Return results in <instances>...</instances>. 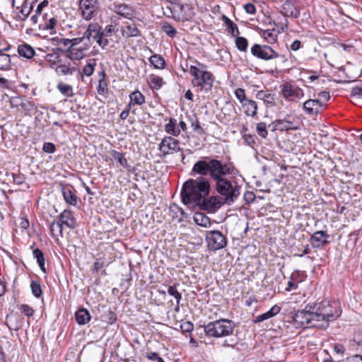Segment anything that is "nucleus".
Returning a JSON list of instances; mask_svg holds the SVG:
<instances>
[{
	"label": "nucleus",
	"instance_id": "ea45409f",
	"mask_svg": "<svg viewBox=\"0 0 362 362\" xmlns=\"http://www.w3.org/2000/svg\"><path fill=\"white\" fill-rule=\"evenodd\" d=\"M262 37L267 41L268 43H274L277 40V35L274 34V30H265L262 33Z\"/></svg>",
	"mask_w": 362,
	"mask_h": 362
},
{
	"label": "nucleus",
	"instance_id": "dca6fc26",
	"mask_svg": "<svg viewBox=\"0 0 362 362\" xmlns=\"http://www.w3.org/2000/svg\"><path fill=\"white\" fill-rule=\"evenodd\" d=\"M223 202L221 199L217 196H212L210 197H205L203 198V202H200L197 206L204 210H214L221 206Z\"/></svg>",
	"mask_w": 362,
	"mask_h": 362
},
{
	"label": "nucleus",
	"instance_id": "f03ea898",
	"mask_svg": "<svg viewBox=\"0 0 362 362\" xmlns=\"http://www.w3.org/2000/svg\"><path fill=\"white\" fill-rule=\"evenodd\" d=\"M210 188V182L204 177L189 179L182 187V202L185 204L197 205L200 202H203V198L209 195Z\"/></svg>",
	"mask_w": 362,
	"mask_h": 362
},
{
	"label": "nucleus",
	"instance_id": "4d7b16f0",
	"mask_svg": "<svg viewBox=\"0 0 362 362\" xmlns=\"http://www.w3.org/2000/svg\"><path fill=\"white\" fill-rule=\"evenodd\" d=\"M21 310L23 313V314L28 317H30L34 314V310L28 305H21Z\"/></svg>",
	"mask_w": 362,
	"mask_h": 362
},
{
	"label": "nucleus",
	"instance_id": "9d476101",
	"mask_svg": "<svg viewBox=\"0 0 362 362\" xmlns=\"http://www.w3.org/2000/svg\"><path fill=\"white\" fill-rule=\"evenodd\" d=\"M302 123L296 116L286 115L284 119H277L272 122L274 130L289 131L298 130Z\"/></svg>",
	"mask_w": 362,
	"mask_h": 362
},
{
	"label": "nucleus",
	"instance_id": "e433bc0d",
	"mask_svg": "<svg viewBox=\"0 0 362 362\" xmlns=\"http://www.w3.org/2000/svg\"><path fill=\"white\" fill-rule=\"evenodd\" d=\"M34 257L37 259L38 265L43 273H46L44 255L40 249H35L33 252Z\"/></svg>",
	"mask_w": 362,
	"mask_h": 362
},
{
	"label": "nucleus",
	"instance_id": "603ef678",
	"mask_svg": "<svg viewBox=\"0 0 362 362\" xmlns=\"http://www.w3.org/2000/svg\"><path fill=\"white\" fill-rule=\"evenodd\" d=\"M151 85L155 88H160L163 86V78L158 76H152L150 79Z\"/></svg>",
	"mask_w": 362,
	"mask_h": 362
},
{
	"label": "nucleus",
	"instance_id": "6e6d98bb",
	"mask_svg": "<svg viewBox=\"0 0 362 362\" xmlns=\"http://www.w3.org/2000/svg\"><path fill=\"white\" fill-rule=\"evenodd\" d=\"M146 357L151 361H157V362H165L164 360L159 356V355L156 352H148L146 354Z\"/></svg>",
	"mask_w": 362,
	"mask_h": 362
},
{
	"label": "nucleus",
	"instance_id": "a18cd8bd",
	"mask_svg": "<svg viewBox=\"0 0 362 362\" xmlns=\"http://www.w3.org/2000/svg\"><path fill=\"white\" fill-rule=\"evenodd\" d=\"M235 45L240 51L246 52L248 47L247 40L243 37H236Z\"/></svg>",
	"mask_w": 362,
	"mask_h": 362
},
{
	"label": "nucleus",
	"instance_id": "473e14b6",
	"mask_svg": "<svg viewBox=\"0 0 362 362\" xmlns=\"http://www.w3.org/2000/svg\"><path fill=\"white\" fill-rule=\"evenodd\" d=\"M57 90L64 96L70 98L74 95L73 87L63 82H59L57 86Z\"/></svg>",
	"mask_w": 362,
	"mask_h": 362
},
{
	"label": "nucleus",
	"instance_id": "c03bdc74",
	"mask_svg": "<svg viewBox=\"0 0 362 362\" xmlns=\"http://www.w3.org/2000/svg\"><path fill=\"white\" fill-rule=\"evenodd\" d=\"M168 293H169V295L173 296L176 299L177 308H175V310L177 311L179 310V304L182 298L181 293H179L177 288L174 286H170L168 287Z\"/></svg>",
	"mask_w": 362,
	"mask_h": 362
},
{
	"label": "nucleus",
	"instance_id": "393cba45",
	"mask_svg": "<svg viewBox=\"0 0 362 362\" xmlns=\"http://www.w3.org/2000/svg\"><path fill=\"white\" fill-rule=\"evenodd\" d=\"M130 102L129 107L135 105H141L145 103L144 95L139 90H136L129 95Z\"/></svg>",
	"mask_w": 362,
	"mask_h": 362
},
{
	"label": "nucleus",
	"instance_id": "5fc2aeb1",
	"mask_svg": "<svg viewBox=\"0 0 362 362\" xmlns=\"http://www.w3.org/2000/svg\"><path fill=\"white\" fill-rule=\"evenodd\" d=\"M188 13H181V14H179L178 16H177V18L179 21H189L194 16V13L193 12L191 11V9L188 7Z\"/></svg>",
	"mask_w": 362,
	"mask_h": 362
},
{
	"label": "nucleus",
	"instance_id": "c85d7f7f",
	"mask_svg": "<svg viewBox=\"0 0 362 362\" xmlns=\"http://www.w3.org/2000/svg\"><path fill=\"white\" fill-rule=\"evenodd\" d=\"M122 35L125 37H138L140 35V31L135 24H132L122 29Z\"/></svg>",
	"mask_w": 362,
	"mask_h": 362
},
{
	"label": "nucleus",
	"instance_id": "20e7f679",
	"mask_svg": "<svg viewBox=\"0 0 362 362\" xmlns=\"http://www.w3.org/2000/svg\"><path fill=\"white\" fill-rule=\"evenodd\" d=\"M235 324L232 320L221 319L210 322L204 326L206 336L210 337H224L233 333Z\"/></svg>",
	"mask_w": 362,
	"mask_h": 362
},
{
	"label": "nucleus",
	"instance_id": "f8f14e48",
	"mask_svg": "<svg viewBox=\"0 0 362 362\" xmlns=\"http://www.w3.org/2000/svg\"><path fill=\"white\" fill-rule=\"evenodd\" d=\"M251 54L260 59L268 61L276 59L279 54L269 45L255 44L251 47Z\"/></svg>",
	"mask_w": 362,
	"mask_h": 362
},
{
	"label": "nucleus",
	"instance_id": "37998d69",
	"mask_svg": "<svg viewBox=\"0 0 362 362\" xmlns=\"http://www.w3.org/2000/svg\"><path fill=\"white\" fill-rule=\"evenodd\" d=\"M100 74L103 76V78L100 79L99 84L97 87V90L98 94L105 95L107 93V84L106 81L105 80V74L104 71H102Z\"/></svg>",
	"mask_w": 362,
	"mask_h": 362
},
{
	"label": "nucleus",
	"instance_id": "09e8293b",
	"mask_svg": "<svg viewBox=\"0 0 362 362\" xmlns=\"http://www.w3.org/2000/svg\"><path fill=\"white\" fill-rule=\"evenodd\" d=\"M256 130L259 136L262 138H266L268 134V132L267 130V126L264 122H259L257 124Z\"/></svg>",
	"mask_w": 362,
	"mask_h": 362
},
{
	"label": "nucleus",
	"instance_id": "7ed1b4c3",
	"mask_svg": "<svg viewBox=\"0 0 362 362\" xmlns=\"http://www.w3.org/2000/svg\"><path fill=\"white\" fill-rule=\"evenodd\" d=\"M315 317L318 320V328L327 329L329 322L336 320L342 310L339 301L322 300L313 305Z\"/></svg>",
	"mask_w": 362,
	"mask_h": 362
},
{
	"label": "nucleus",
	"instance_id": "7c9ffc66",
	"mask_svg": "<svg viewBox=\"0 0 362 362\" xmlns=\"http://www.w3.org/2000/svg\"><path fill=\"white\" fill-rule=\"evenodd\" d=\"M193 218L196 224L199 226L204 228H208L211 226L210 218L202 213H196Z\"/></svg>",
	"mask_w": 362,
	"mask_h": 362
},
{
	"label": "nucleus",
	"instance_id": "1a4fd4ad",
	"mask_svg": "<svg viewBox=\"0 0 362 362\" xmlns=\"http://www.w3.org/2000/svg\"><path fill=\"white\" fill-rule=\"evenodd\" d=\"M313 305H307L305 309L297 311L293 320L297 326L313 327L318 328V322Z\"/></svg>",
	"mask_w": 362,
	"mask_h": 362
},
{
	"label": "nucleus",
	"instance_id": "72a5a7b5",
	"mask_svg": "<svg viewBox=\"0 0 362 362\" xmlns=\"http://www.w3.org/2000/svg\"><path fill=\"white\" fill-rule=\"evenodd\" d=\"M149 62L155 68L163 69L165 66V59L160 55L153 54L149 58Z\"/></svg>",
	"mask_w": 362,
	"mask_h": 362
},
{
	"label": "nucleus",
	"instance_id": "6ab92c4d",
	"mask_svg": "<svg viewBox=\"0 0 362 362\" xmlns=\"http://www.w3.org/2000/svg\"><path fill=\"white\" fill-rule=\"evenodd\" d=\"M281 13L287 17L298 18L300 10L292 1H286L281 5Z\"/></svg>",
	"mask_w": 362,
	"mask_h": 362
},
{
	"label": "nucleus",
	"instance_id": "f257e3e1",
	"mask_svg": "<svg viewBox=\"0 0 362 362\" xmlns=\"http://www.w3.org/2000/svg\"><path fill=\"white\" fill-rule=\"evenodd\" d=\"M236 170L230 164H225L221 170L214 176L216 189L218 193L225 197L227 204L233 203L240 195V186L237 182L229 175L235 173Z\"/></svg>",
	"mask_w": 362,
	"mask_h": 362
},
{
	"label": "nucleus",
	"instance_id": "052dcab7",
	"mask_svg": "<svg viewBox=\"0 0 362 362\" xmlns=\"http://www.w3.org/2000/svg\"><path fill=\"white\" fill-rule=\"evenodd\" d=\"M115 30V28L112 25H108L105 27L104 30H102V33L105 36L110 37L112 35V33Z\"/></svg>",
	"mask_w": 362,
	"mask_h": 362
},
{
	"label": "nucleus",
	"instance_id": "e2e57ef3",
	"mask_svg": "<svg viewBox=\"0 0 362 362\" xmlns=\"http://www.w3.org/2000/svg\"><path fill=\"white\" fill-rule=\"evenodd\" d=\"M48 4L49 1L47 0L42 1L37 5V8L35 10V13L37 14H41L44 8L47 7L48 6Z\"/></svg>",
	"mask_w": 362,
	"mask_h": 362
},
{
	"label": "nucleus",
	"instance_id": "0eeeda50",
	"mask_svg": "<svg viewBox=\"0 0 362 362\" xmlns=\"http://www.w3.org/2000/svg\"><path fill=\"white\" fill-rule=\"evenodd\" d=\"M83 33L81 36L73 37L71 39L62 38L59 44L67 47L66 56L72 61H78L86 57L83 47Z\"/></svg>",
	"mask_w": 362,
	"mask_h": 362
},
{
	"label": "nucleus",
	"instance_id": "4c0bfd02",
	"mask_svg": "<svg viewBox=\"0 0 362 362\" xmlns=\"http://www.w3.org/2000/svg\"><path fill=\"white\" fill-rule=\"evenodd\" d=\"M112 158L117 161L121 166L126 169H129L130 165H129L127 160L124 157L123 154L116 151H112L111 153Z\"/></svg>",
	"mask_w": 362,
	"mask_h": 362
},
{
	"label": "nucleus",
	"instance_id": "680f3d73",
	"mask_svg": "<svg viewBox=\"0 0 362 362\" xmlns=\"http://www.w3.org/2000/svg\"><path fill=\"white\" fill-rule=\"evenodd\" d=\"M271 96V94L264 91V90H259L256 94V98L259 100H267Z\"/></svg>",
	"mask_w": 362,
	"mask_h": 362
},
{
	"label": "nucleus",
	"instance_id": "b1692460",
	"mask_svg": "<svg viewBox=\"0 0 362 362\" xmlns=\"http://www.w3.org/2000/svg\"><path fill=\"white\" fill-rule=\"evenodd\" d=\"M280 311H281V308L277 305H274L267 312L257 315L255 317V319L254 320V322L259 323V322H263L264 320H267L276 315L278 313H279Z\"/></svg>",
	"mask_w": 362,
	"mask_h": 362
},
{
	"label": "nucleus",
	"instance_id": "58836bf2",
	"mask_svg": "<svg viewBox=\"0 0 362 362\" xmlns=\"http://www.w3.org/2000/svg\"><path fill=\"white\" fill-rule=\"evenodd\" d=\"M33 1H25L21 9V13L23 16V20H25L30 15L32 10L33 9Z\"/></svg>",
	"mask_w": 362,
	"mask_h": 362
},
{
	"label": "nucleus",
	"instance_id": "79ce46f5",
	"mask_svg": "<svg viewBox=\"0 0 362 362\" xmlns=\"http://www.w3.org/2000/svg\"><path fill=\"white\" fill-rule=\"evenodd\" d=\"M161 29L170 37H174L177 33L176 29L170 23L168 22H164L163 23H162Z\"/></svg>",
	"mask_w": 362,
	"mask_h": 362
},
{
	"label": "nucleus",
	"instance_id": "49530a36",
	"mask_svg": "<svg viewBox=\"0 0 362 362\" xmlns=\"http://www.w3.org/2000/svg\"><path fill=\"white\" fill-rule=\"evenodd\" d=\"M50 230L53 235H62V224L58 222H53L50 225Z\"/></svg>",
	"mask_w": 362,
	"mask_h": 362
},
{
	"label": "nucleus",
	"instance_id": "aec40b11",
	"mask_svg": "<svg viewBox=\"0 0 362 362\" xmlns=\"http://www.w3.org/2000/svg\"><path fill=\"white\" fill-rule=\"evenodd\" d=\"M329 237L327 232L319 230L315 232L310 237V243L313 247H320L328 243Z\"/></svg>",
	"mask_w": 362,
	"mask_h": 362
},
{
	"label": "nucleus",
	"instance_id": "a878e982",
	"mask_svg": "<svg viewBox=\"0 0 362 362\" xmlns=\"http://www.w3.org/2000/svg\"><path fill=\"white\" fill-rule=\"evenodd\" d=\"M165 131L174 136H177L180 134V129L177 127V120L175 118H170L169 122L165 125Z\"/></svg>",
	"mask_w": 362,
	"mask_h": 362
},
{
	"label": "nucleus",
	"instance_id": "864d4df0",
	"mask_svg": "<svg viewBox=\"0 0 362 362\" xmlns=\"http://www.w3.org/2000/svg\"><path fill=\"white\" fill-rule=\"evenodd\" d=\"M57 19L54 18H51L48 20V21H46L44 25L40 24L39 28L43 27V28L46 30H52L54 28L56 24H57Z\"/></svg>",
	"mask_w": 362,
	"mask_h": 362
},
{
	"label": "nucleus",
	"instance_id": "6e6552de",
	"mask_svg": "<svg viewBox=\"0 0 362 362\" xmlns=\"http://www.w3.org/2000/svg\"><path fill=\"white\" fill-rule=\"evenodd\" d=\"M223 165L220 160L214 158L209 159V161L199 160L194 164L192 173H197L201 175L200 177H204L209 173L213 179Z\"/></svg>",
	"mask_w": 362,
	"mask_h": 362
},
{
	"label": "nucleus",
	"instance_id": "cd10ccee",
	"mask_svg": "<svg viewBox=\"0 0 362 362\" xmlns=\"http://www.w3.org/2000/svg\"><path fill=\"white\" fill-rule=\"evenodd\" d=\"M76 320L79 325H85L90 320V315L86 309L81 308L75 314Z\"/></svg>",
	"mask_w": 362,
	"mask_h": 362
},
{
	"label": "nucleus",
	"instance_id": "4468645a",
	"mask_svg": "<svg viewBox=\"0 0 362 362\" xmlns=\"http://www.w3.org/2000/svg\"><path fill=\"white\" fill-rule=\"evenodd\" d=\"M281 90L283 97L288 100L300 98L303 96L302 89L290 82L283 83L281 86Z\"/></svg>",
	"mask_w": 362,
	"mask_h": 362
},
{
	"label": "nucleus",
	"instance_id": "c9c22d12",
	"mask_svg": "<svg viewBox=\"0 0 362 362\" xmlns=\"http://www.w3.org/2000/svg\"><path fill=\"white\" fill-rule=\"evenodd\" d=\"M351 98L354 103L362 101V84L356 86L351 88Z\"/></svg>",
	"mask_w": 362,
	"mask_h": 362
},
{
	"label": "nucleus",
	"instance_id": "bb28decb",
	"mask_svg": "<svg viewBox=\"0 0 362 362\" xmlns=\"http://www.w3.org/2000/svg\"><path fill=\"white\" fill-rule=\"evenodd\" d=\"M18 53L21 57L30 59L34 56L35 50L30 45L28 44H23L18 46Z\"/></svg>",
	"mask_w": 362,
	"mask_h": 362
},
{
	"label": "nucleus",
	"instance_id": "13d9d810",
	"mask_svg": "<svg viewBox=\"0 0 362 362\" xmlns=\"http://www.w3.org/2000/svg\"><path fill=\"white\" fill-rule=\"evenodd\" d=\"M42 150L46 153H52L55 151L56 148L52 143L46 142L43 145Z\"/></svg>",
	"mask_w": 362,
	"mask_h": 362
},
{
	"label": "nucleus",
	"instance_id": "ddd939ff",
	"mask_svg": "<svg viewBox=\"0 0 362 362\" xmlns=\"http://www.w3.org/2000/svg\"><path fill=\"white\" fill-rule=\"evenodd\" d=\"M206 240L209 247L217 250L227 245V240L223 234L219 230H211L206 234Z\"/></svg>",
	"mask_w": 362,
	"mask_h": 362
},
{
	"label": "nucleus",
	"instance_id": "de8ad7c7",
	"mask_svg": "<svg viewBox=\"0 0 362 362\" xmlns=\"http://www.w3.org/2000/svg\"><path fill=\"white\" fill-rule=\"evenodd\" d=\"M30 288L32 293L36 298H40L42 295V288L40 283L36 281H33L30 284Z\"/></svg>",
	"mask_w": 362,
	"mask_h": 362
},
{
	"label": "nucleus",
	"instance_id": "3c124183",
	"mask_svg": "<svg viewBox=\"0 0 362 362\" xmlns=\"http://www.w3.org/2000/svg\"><path fill=\"white\" fill-rule=\"evenodd\" d=\"M234 93L236 98L238 100L240 104H242L243 103L247 100V98H246L245 90L241 88L235 89Z\"/></svg>",
	"mask_w": 362,
	"mask_h": 362
},
{
	"label": "nucleus",
	"instance_id": "f3484780",
	"mask_svg": "<svg viewBox=\"0 0 362 362\" xmlns=\"http://www.w3.org/2000/svg\"><path fill=\"white\" fill-rule=\"evenodd\" d=\"M322 106L323 104L320 100L310 99L303 103V110L308 115L315 116L320 112Z\"/></svg>",
	"mask_w": 362,
	"mask_h": 362
},
{
	"label": "nucleus",
	"instance_id": "f704fd0d",
	"mask_svg": "<svg viewBox=\"0 0 362 362\" xmlns=\"http://www.w3.org/2000/svg\"><path fill=\"white\" fill-rule=\"evenodd\" d=\"M11 62L10 55L4 53V50L0 49V69L7 70L11 67Z\"/></svg>",
	"mask_w": 362,
	"mask_h": 362
},
{
	"label": "nucleus",
	"instance_id": "c756f323",
	"mask_svg": "<svg viewBox=\"0 0 362 362\" xmlns=\"http://www.w3.org/2000/svg\"><path fill=\"white\" fill-rule=\"evenodd\" d=\"M222 21H223L228 32L230 33L233 36H237L239 34V30L237 25L235 24L226 16L223 15L222 16Z\"/></svg>",
	"mask_w": 362,
	"mask_h": 362
},
{
	"label": "nucleus",
	"instance_id": "338daca9",
	"mask_svg": "<svg viewBox=\"0 0 362 362\" xmlns=\"http://www.w3.org/2000/svg\"><path fill=\"white\" fill-rule=\"evenodd\" d=\"M243 139L245 140V142L250 146L253 145L255 142V136L251 134H244Z\"/></svg>",
	"mask_w": 362,
	"mask_h": 362
},
{
	"label": "nucleus",
	"instance_id": "a211bd4d",
	"mask_svg": "<svg viewBox=\"0 0 362 362\" xmlns=\"http://www.w3.org/2000/svg\"><path fill=\"white\" fill-rule=\"evenodd\" d=\"M112 10L117 15L129 19L135 14L134 9L125 4H115Z\"/></svg>",
	"mask_w": 362,
	"mask_h": 362
},
{
	"label": "nucleus",
	"instance_id": "412c9836",
	"mask_svg": "<svg viewBox=\"0 0 362 362\" xmlns=\"http://www.w3.org/2000/svg\"><path fill=\"white\" fill-rule=\"evenodd\" d=\"M245 114L247 117H255L257 114V104L255 100L247 99L241 104Z\"/></svg>",
	"mask_w": 362,
	"mask_h": 362
},
{
	"label": "nucleus",
	"instance_id": "2eb2a0df",
	"mask_svg": "<svg viewBox=\"0 0 362 362\" xmlns=\"http://www.w3.org/2000/svg\"><path fill=\"white\" fill-rule=\"evenodd\" d=\"M159 150L164 155L178 152L180 150L179 141L171 136H165L159 144Z\"/></svg>",
	"mask_w": 362,
	"mask_h": 362
},
{
	"label": "nucleus",
	"instance_id": "a19ab883",
	"mask_svg": "<svg viewBox=\"0 0 362 362\" xmlns=\"http://www.w3.org/2000/svg\"><path fill=\"white\" fill-rule=\"evenodd\" d=\"M95 66L96 60L95 59H89L83 68V73L86 76H90L93 74Z\"/></svg>",
	"mask_w": 362,
	"mask_h": 362
},
{
	"label": "nucleus",
	"instance_id": "2f4dec72",
	"mask_svg": "<svg viewBox=\"0 0 362 362\" xmlns=\"http://www.w3.org/2000/svg\"><path fill=\"white\" fill-rule=\"evenodd\" d=\"M76 68L71 66V64H60L55 68V71L57 74L62 75H73L76 71Z\"/></svg>",
	"mask_w": 362,
	"mask_h": 362
},
{
	"label": "nucleus",
	"instance_id": "8fccbe9b",
	"mask_svg": "<svg viewBox=\"0 0 362 362\" xmlns=\"http://www.w3.org/2000/svg\"><path fill=\"white\" fill-rule=\"evenodd\" d=\"M45 60L49 63V65L52 68H53L54 65H57V64L59 62V56L57 54H48L45 57Z\"/></svg>",
	"mask_w": 362,
	"mask_h": 362
},
{
	"label": "nucleus",
	"instance_id": "4be33fe9",
	"mask_svg": "<svg viewBox=\"0 0 362 362\" xmlns=\"http://www.w3.org/2000/svg\"><path fill=\"white\" fill-rule=\"evenodd\" d=\"M59 222L70 228H74L76 226V219L70 210H64L61 213L59 216Z\"/></svg>",
	"mask_w": 362,
	"mask_h": 362
},
{
	"label": "nucleus",
	"instance_id": "5701e85b",
	"mask_svg": "<svg viewBox=\"0 0 362 362\" xmlns=\"http://www.w3.org/2000/svg\"><path fill=\"white\" fill-rule=\"evenodd\" d=\"M64 199L65 202L71 206H76L78 198L70 187H63L62 189Z\"/></svg>",
	"mask_w": 362,
	"mask_h": 362
},
{
	"label": "nucleus",
	"instance_id": "774afa93",
	"mask_svg": "<svg viewBox=\"0 0 362 362\" xmlns=\"http://www.w3.org/2000/svg\"><path fill=\"white\" fill-rule=\"evenodd\" d=\"M244 8L248 14H254L256 12L255 6L252 4H246Z\"/></svg>",
	"mask_w": 362,
	"mask_h": 362
},
{
	"label": "nucleus",
	"instance_id": "39448f33",
	"mask_svg": "<svg viewBox=\"0 0 362 362\" xmlns=\"http://www.w3.org/2000/svg\"><path fill=\"white\" fill-rule=\"evenodd\" d=\"M198 66L189 67V73L193 76L192 83L194 86L200 87L205 92H209L213 86L214 77L211 72L205 69L204 64L198 63Z\"/></svg>",
	"mask_w": 362,
	"mask_h": 362
},
{
	"label": "nucleus",
	"instance_id": "0e129e2a",
	"mask_svg": "<svg viewBox=\"0 0 362 362\" xmlns=\"http://www.w3.org/2000/svg\"><path fill=\"white\" fill-rule=\"evenodd\" d=\"M192 127L193 128V130L194 132H197L198 134H203L204 133V129L200 127L197 119H196L194 122L192 123Z\"/></svg>",
	"mask_w": 362,
	"mask_h": 362
},
{
	"label": "nucleus",
	"instance_id": "69168bd1",
	"mask_svg": "<svg viewBox=\"0 0 362 362\" xmlns=\"http://www.w3.org/2000/svg\"><path fill=\"white\" fill-rule=\"evenodd\" d=\"M183 332H189L193 330V324L189 322H183L180 326Z\"/></svg>",
	"mask_w": 362,
	"mask_h": 362
},
{
	"label": "nucleus",
	"instance_id": "bf43d9fd",
	"mask_svg": "<svg viewBox=\"0 0 362 362\" xmlns=\"http://www.w3.org/2000/svg\"><path fill=\"white\" fill-rule=\"evenodd\" d=\"M297 274H298V273L292 274V275L291 276V280L288 281V287L286 288V291H291L292 289L297 288L298 284L296 283L293 282V280Z\"/></svg>",
	"mask_w": 362,
	"mask_h": 362
},
{
	"label": "nucleus",
	"instance_id": "423d86ee",
	"mask_svg": "<svg viewBox=\"0 0 362 362\" xmlns=\"http://www.w3.org/2000/svg\"><path fill=\"white\" fill-rule=\"evenodd\" d=\"M93 37L98 45L103 49H105L109 44V40L106 38L102 33V28L98 23H90L83 32V47L84 53L90 49L92 46Z\"/></svg>",
	"mask_w": 362,
	"mask_h": 362
},
{
	"label": "nucleus",
	"instance_id": "9b49d317",
	"mask_svg": "<svg viewBox=\"0 0 362 362\" xmlns=\"http://www.w3.org/2000/svg\"><path fill=\"white\" fill-rule=\"evenodd\" d=\"M79 8L82 18L86 21H90L98 14L100 2L98 0H80Z\"/></svg>",
	"mask_w": 362,
	"mask_h": 362
}]
</instances>
